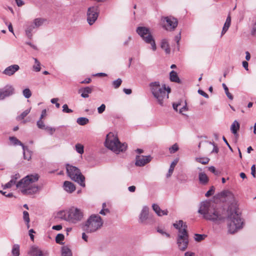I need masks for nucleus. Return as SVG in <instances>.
I'll return each instance as SVG.
<instances>
[{"instance_id":"1","label":"nucleus","mask_w":256,"mask_h":256,"mask_svg":"<svg viewBox=\"0 0 256 256\" xmlns=\"http://www.w3.org/2000/svg\"><path fill=\"white\" fill-rule=\"evenodd\" d=\"M198 212L204 218L216 222L222 221L226 218L225 210L217 208L216 204L210 201L201 202Z\"/></svg>"},{"instance_id":"2","label":"nucleus","mask_w":256,"mask_h":256,"mask_svg":"<svg viewBox=\"0 0 256 256\" xmlns=\"http://www.w3.org/2000/svg\"><path fill=\"white\" fill-rule=\"evenodd\" d=\"M38 178V174L28 175L20 180L16 186L24 194H34L39 190V187L36 184Z\"/></svg>"},{"instance_id":"3","label":"nucleus","mask_w":256,"mask_h":256,"mask_svg":"<svg viewBox=\"0 0 256 256\" xmlns=\"http://www.w3.org/2000/svg\"><path fill=\"white\" fill-rule=\"evenodd\" d=\"M173 226L178 230L176 240L178 248L180 251L184 252L187 249L189 244L188 226L182 220L177 221L173 224Z\"/></svg>"},{"instance_id":"4","label":"nucleus","mask_w":256,"mask_h":256,"mask_svg":"<svg viewBox=\"0 0 256 256\" xmlns=\"http://www.w3.org/2000/svg\"><path fill=\"white\" fill-rule=\"evenodd\" d=\"M150 86L152 95L158 104L163 106L164 100L168 98V94L171 91L170 88L169 86L166 87L164 84L161 86L159 82H150Z\"/></svg>"},{"instance_id":"5","label":"nucleus","mask_w":256,"mask_h":256,"mask_svg":"<svg viewBox=\"0 0 256 256\" xmlns=\"http://www.w3.org/2000/svg\"><path fill=\"white\" fill-rule=\"evenodd\" d=\"M59 214L62 219L72 224L79 222L82 220L84 216V214L82 210L74 207L60 212Z\"/></svg>"},{"instance_id":"6","label":"nucleus","mask_w":256,"mask_h":256,"mask_svg":"<svg viewBox=\"0 0 256 256\" xmlns=\"http://www.w3.org/2000/svg\"><path fill=\"white\" fill-rule=\"evenodd\" d=\"M105 145L107 148L117 154L125 151L127 148V144L126 143L122 144L117 136L112 132L107 134Z\"/></svg>"},{"instance_id":"7","label":"nucleus","mask_w":256,"mask_h":256,"mask_svg":"<svg viewBox=\"0 0 256 256\" xmlns=\"http://www.w3.org/2000/svg\"><path fill=\"white\" fill-rule=\"evenodd\" d=\"M244 222L241 216L236 211L228 212V227L230 234H234L242 228Z\"/></svg>"},{"instance_id":"8","label":"nucleus","mask_w":256,"mask_h":256,"mask_svg":"<svg viewBox=\"0 0 256 256\" xmlns=\"http://www.w3.org/2000/svg\"><path fill=\"white\" fill-rule=\"evenodd\" d=\"M103 221L98 214H92L82 224V228L87 233L97 231L102 226Z\"/></svg>"},{"instance_id":"9","label":"nucleus","mask_w":256,"mask_h":256,"mask_svg":"<svg viewBox=\"0 0 256 256\" xmlns=\"http://www.w3.org/2000/svg\"><path fill=\"white\" fill-rule=\"evenodd\" d=\"M66 168L68 175L72 180L76 182L82 187H85V178L78 168L68 164Z\"/></svg>"},{"instance_id":"10","label":"nucleus","mask_w":256,"mask_h":256,"mask_svg":"<svg viewBox=\"0 0 256 256\" xmlns=\"http://www.w3.org/2000/svg\"><path fill=\"white\" fill-rule=\"evenodd\" d=\"M136 32L146 43L150 44L152 50H156V46L155 41L148 28L144 26H138L137 28Z\"/></svg>"},{"instance_id":"11","label":"nucleus","mask_w":256,"mask_h":256,"mask_svg":"<svg viewBox=\"0 0 256 256\" xmlns=\"http://www.w3.org/2000/svg\"><path fill=\"white\" fill-rule=\"evenodd\" d=\"M138 222L144 225H151L154 224V220L149 214V208L144 206L138 216Z\"/></svg>"},{"instance_id":"12","label":"nucleus","mask_w":256,"mask_h":256,"mask_svg":"<svg viewBox=\"0 0 256 256\" xmlns=\"http://www.w3.org/2000/svg\"><path fill=\"white\" fill-rule=\"evenodd\" d=\"M98 12L97 7L92 6L88 8L87 12V20L90 25L94 23L98 18Z\"/></svg>"},{"instance_id":"13","label":"nucleus","mask_w":256,"mask_h":256,"mask_svg":"<svg viewBox=\"0 0 256 256\" xmlns=\"http://www.w3.org/2000/svg\"><path fill=\"white\" fill-rule=\"evenodd\" d=\"M14 89L11 85H6L0 89V100L4 99L14 94Z\"/></svg>"},{"instance_id":"14","label":"nucleus","mask_w":256,"mask_h":256,"mask_svg":"<svg viewBox=\"0 0 256 256\" xmlns=\"http://www.w3.org/2000/svg\"><path fill=\"white\" fill-rule=\"evenodd\" d=\"M164 22L166 21V24H165L166 28L167 30H172L178 26V20L176 18L172 16H166L162 18Z\"/></svg>"},{"instance_id":"15","label":"nucleus","mask_w":256,"mask_h":256,"mask_svg":"<svg viewBox=\"0 0 256 256\" xmlns=\"http://www.w3.org/2000/svg\"><path fill=\"white\" fill-rule=\"evenodd\" d=\"M28 254L31 256H48L49 254L47 250H42L38 246H32L30 247Z\"/></svg>"},{"instance_id":"16","label":"nucleus","mask_w":256,"mask_h":256,"mask_svg":"<svg viewBox=\"0 0 256 256\" xmlns=\"http://www.w3.org/2000/svg\"><path fill=\"white\" fill-rule=\"evenodd\" d=\"M152 160L150 156H136V157L135 164L138 166H143L150 162Z\"/></svg>"},{"instance_id":"17","label":"nucleus","mask_w":256,"mask_h":256,"mask_svg":"<svg viewBox=\"0 0 256 256\" xmlns=\"http://www.w3.org/2000/svg\"><path fill=\"white\" fill-rule=\"evenodd\" d=\"M20 70V66L18 64H12L6 67L2 72V74L8 76L14 75L17 71Z\"/></svg>"},{"instance_id":"18","label":"nucleus","mask_w":256,"mask_h":256,"mask_svg":"<svg viewBox=\"0 0 256 256\" xmlns=\"http://www.w3.org/2000/svg\"><path fill=\"white\" fill-rule=\"evenodd\" d=\"M36 28V26H34V24L32 22L28 23L26 26L25 29V33L26 36L32 39V32L34 29Z\"/></svg>"},{"instance_id":"19","label":"nucleus","mask_w":256,"mask_h":256,"mask_svg":"<svg viewBox=\"0 0 256 256\" xmlns=\"http://www.w3.org/2000/svg\"><path fill=\"white\" fill-rule=\"evenodd\" d=\"M64 190L69 193H72L76 190V186L74 184L69 181H65L64 184Z\"/></svg>"},{"instance_id":"20","label":"nucleus","mask_w":256,"mask_h":256,"mask_svg":"<svg viewBox=\"0 0 256 256\" xmlns=\"http://www.w3.org/2000/svg\"><path fill=\"white\" fill-rule=\"evenodd\" d=\"M153 210L158 216H162L164 215H168V211L167 210H162L160 206L157 204H153L152 206Z\"/></svg>"},{"instance_id":"21","label":"nucleus","mask_w":256,"mask_h":256,"mask_svg":"<svg viewBox=\"0 0 256 256\" xmlns=\"http://www.w3.org/2000/svg\"><path fill=\"white\" fill-rule=\"evenodd\" d=\"M198 180L200 184L206 185L209 181V178L205 173L201 172L198 174Z\"/></svg>"},{"instance_id":"22","label":"nucleus","mask_w":256,"mask_h":256,"mask_svg":"<svg viewBox=\"0 0 256 256\" xmlns=\"http://www.w3.org/2000/svg\"><path fill=\"white\" fill-rule=\"evenodd\" d=\"M231 24V17L230 14L228 15L226 22L222 28V30L221 33V36H222L228 30Z\"/></svg>"},{"instance_id":"23","label":"nucleus","mask_w":256,"mask_h":256,"mask_svg":"<svg viewBox=\"0 0 256 256\" xmlns=\"http://www.w3.org/2000/svg\"><path fill=\"white\" fill-rule=\"evenodd\" d=\"M92 91V88L91 87H86L83 88H81L79 90V92H82L81 96L84 98H87L88 97V94H91Z\"/></svg>"},{"instance_id":"24","label":"nucleus","mask_w":256,"mask_h":256,"mask_svg":"<svg viewBox=\"0 0 256 256\" xmlns=\"http://www.w3.org/2000/svg\"><path fill=\"white\" fill-rule=\"evenodd\" d=\"M160 46L163 50H164L166 54H170V48L169 44L167 40L164 39L162 40Z\"/></svg>"},{"instance_id":"25","label":"nucleus","mask_w":256,"mask_h":256,"mask_svg":"<svg viewBox=\"0 0 256 256\" xmlns=\"http://www.w3.org/2000/svg\"><path fill=\"white\" fill-rule=\"evenodd\" d=\"M240 128V125L238 122L237 120H234L230 126V130L234 134H236Z\"/></svg>"},{"instance_id":"26","label":"nucleus","mask_w":256,"mask_h":256,"mask_svg":"<svg viewBox=\"0 0 256 256\" xmlns=\"http://www.w3.org/2000/svg\"><path fill=\"white\" fill-rule=\"evenodd\" d=\"M170 78L171 82L180 83V80L178 76V74L174 70L170 72Z\"/></svg>"},{"instance_id":"27","label":"nucleus","mask_w":256,"mask_h":256,"mask_svg":"<svg viewBox=\"0 0 256 256\" xmlns=\"http://www.w3.org/2000/svg\"><path fill=\"white\" fill-rule=\"evenodd\" d=\"M22 150L24 158L29 160L31 158V152L26 146H23Z\"/></svg>"},{"instance_id":"28","label":"nucleus","mask_w":256,"mask_h":256,"mask_svg":"<svg viewBox=\"0 0 256 256\" xmlns=\"http://www.w3.org/2000/svg\"><path fill=\"white\" fill-rule=\"evenodd\" d=\"M20 246L18 244H14L13 245L12 250V254L13 256H20Z\"/></svg>"},{"instance_id":"29","label":"nucleus","mask_w":256,"mask_h":256,"mask_svg":"<svg viewBox=\"0 0 256 256\" xmlns=\"http://www.w3.org/2000/svg\"><path fill=\"white\" fill-rule=\"evenodd\" d=\"M9 140L14 146L20 145L22 146V148H23V146H24V144L20 140H19L16 138L14 136H10L9 138Z\"/></svg>"},{"instance_id":"30","label":"nucleus","mask_w":256,"mask_h":256,"mask_svg":"<svg viewBox=\"0 0 256 256\" xmlns=\"http://www.w3.org/2000/svg\"><path fill=\"white\" fill-rule=\"evenodd\" d=\"M62 256H72L70 250L66 246L62 248Z\"/></svg>"},{"instance_id":"31","label":"nucleus","mask_w":256,"mask_h":256,"mask_svg":"<svg viewBox=\"0 0 256 256\" xmlns=\"http://www.w3.org/2000/svg\"><path fill=\"white\" fill-rule=\"evenodd\" d=\"M46 20L44 18H36L34 20L32 23L34 24V26H36V28H38L39 26L42 25V24Z\"/></svg>"},{"instance_id":"32","label":"nucleus","mask_w":256,"mask_h":256,"mask_svg":"<svg viewBox=\"0 0 256 256\" xmlns=\"http://www.w3.org/2000/svg\"><path fill=\"white\" fill-rule=\"evenodd\" d=\"M178 162V160H175L171 163L170 168L168 170V172L166 175L167 177H169L172 175V172H174V168L176 166V165Z\"/></svg>"},{"instance_id":"33","label":"nucleus","mask_w":256,"mask_h":256,"mask_svg":"<svg viewBox=\"0 0 256 256\" xmlns=\"http://www.w3.org/2000/svg\"><path fill=\"white\" fill-rule=\"evenodd\" d=\"M89 122L88 118L84 117H80L77 119V123L80 126H84L86 124Z\"/></svg>"},{"instance_id":"34","label":"nucleus","mask_w":256,"mask_h":256,"mask_svg":"<svg viewBox=\"0 0 256 256\" xmlns=\"http://www.w3.org/2000/svg\"><path fill=\"white\" fill-rule=\"evenodd\" d=\"M30 108L27 109L23 112L20 116H18L16 120H20L24 119V118L30 112Z\"/></svg>"},{"instance_id":"35","label":"nucleus","mask_w":256,"mask_h":256,"mask_svg":"<svg viewBox=\"0 0 256 256\" xmlns=\"http://www.w3.org/2000/svg\"><path fill=\"white\" fill-rule=\"evenodd\" d=\"M196 160L203 164H206L208 163L210 158H196Z\"/></svg>"},{"instance_id":"36","label":"nucleus","mask_w":256,"mask_h":256,"mask_svg":"<svg viewBox=\"0 0 256 256\" xmlns=\"http://www.w3.org/2000/svg\"><path fill=\"white\" fill-rule=\"evenodd\" d=\"M35 64L33 66V68L36 72H40V63L36 58H33Z\"/></svg>"},{"instance_id":"37","label":"nucleus","mask_w":256,"mask_h":256,"mask_svg":"<svg viewBox=\"0 0 256 256\" xmlns=\"http://www.w3.org/2000/svg\"><path fill=\"white\" fill-rule=\"evenodd\" d=\"M222 87L224 90L225 93H226V96H228V98L231 100H233V96L229 92L228 88L227 87V86H226V84H222Z\"/></svg>"},{"instance_id":"38","label":"nucleus","mask_w":256,"mask_h":256,"mask_svg":"<svg viewBox=\"0 0 256 256\" xmlns=\"http://www.w3.org/2000/svg\"><path fill=\"white\" fill-rule=\"evenodd\" d=\"M23 218H24V220L26 222V223L28 228H29V227H30V225H29L30 218H29V214L28 212L24 211L23 212Z\"/></svg>"},{"instance_id":"39","label":"nucleus","mask_w":256,"mask_h":256,"mask_svg":"<svg viewBox=\"0 0 256 256\" xmlns=\"http://www.w3.org/2000/svg\"><path fill=\"white\" fill-rule=\"evenodd\" d=\"M76 150L80 154H82L84 152V146L80 144H77L75 146Z\"/></svg>"},{"instance_id":"40","label":"nucleus","mask_w":256,"mask_h":256,"mask_svg":"<svg viewBox=\"0 0 256 256\" xmlns=\"http://www.w3.org/2000/svg\"><path fill=\"white\" fill-rule=\"evenodd\" d=\"M64 238V235L62 234H58L56 237V242L58 244H62Z\"/></svg>"},{"instance_id":"41","label":"nucleus","mask_w":256,"mask_h":256,"mask_svg":"<svg viewBox=\"0 0 256 256\" xmlns=\"http://www.w3.org/2000/svg\"><path fill=\"white\" fill-rule=\"evenodd\" d=\"M122 82V80L121 78H118L117 80L113 81L112 86L115 88H118L121 85Z\"/></svg>"},{"instance_id":"42","label":"nucleus","mask_w":256,"mask_h":256,"mask_svg":"<svg viewBox=\"0 0 256 256\" xmlns=\"http://www.w3.org/2000/svg\"><path fill=\"white\" fill-rule=\"evenodd\" d=\"M22 94L26 98H30L32 96V92L28 88H25L23 90Z\"/></svg>"},{"instance_id":"43","label":"nucleus","mask_w":256,"mask_h":256,"mask_svg":"<svg viewBox=\"0 0 256 256\" xmlns=\"http://www.w3.org/2000/svg\"><path fill=\"white\" fill-rule=\"evenodd\" d=\"M206 236L205 234H195L194 238L196 241L200 242L204 240Z\"/></svg>"},{"instance_id":"44","label":"nucleus","mask_w":256,"mask_h":256,"mask_svg":"<svg viewBox=\"0 0 256 256\" xmlns=\"http://www.w3.org/2000/svg\"><path fill=\"white\" fill-rule=\"evenodd\" d=\"M178 146L177 144H174L171 147L169 148V150L170 154H174L178 150Z\"/></svg>"},{"instance_id":"45","label":"nucleus","mask_w":256,"mask_h":256,"mask_svg":"<svg viewBox=\"0 0 256 256\" xmlns=\"http://www.w3.org/2000/svg\"><path fill=\"white\" fill-rule=\"evenodd\" d=\"M36 125L39 128L42 130H45L46 127V126H45L42 120H39L36 122Z\"/></svg>"},{"instance_id":"46","label":"nucleus","mask_w":256,"mask_h":256,"mask_svg":"<svg viewBox=\"0 0 256 256\" xmlns=\"http://www.w3.org/2000/svg\"><path fill=\"white\" fill-rule=\"evenodd\" d=\"M14 180H11L9 182L3 186L4 189L10 188L14 184Z\"/></svg>"},{"instance_id":"47","label":"nucleus","mask_w":256,"mask_h":256,"mask_svg":"<svg viewBox=\"0 0 256 256\" xmlns=\"http://www.w3.org/2000/svg\"><path fill=\"white\" fill-rule=\"evenodd\" d=\"M215 188L214 186H212L210 189L206 193L205 196L206 197H210V196L214 194V192Z\"/></svg>"},{"instance_id":"48","label":"nucleus","mask_w":256,"mask_h":256,"mask_svg":"<svg viewBox=\"0 0 256 256\" xmlns=\"http://www.w3.org/2000/svg\"><path fill=\"white\" fill-rule=\"evenodd\" d=\"M62 112L66 113H70L72 112V110L70 109L66 104H64L62 106Z\"/></svg>"},{"instance_id":"49","label":"nucleus","mask_w":256,"mask_h":256,"mask_svg":"<svg viewBox=\"0 0 256 256\" xmlns=\"http://www.w3.org/2000/svg\"><path fill=\"white\" fill-rule=\"evenodd\" d=\"M45 130L48 131L50 135H52L56 129L54 128L46 126Z\"/></svg>"},{"instance_id":"50","label":"nucleus","mask_w":256,"mask_h":256,"mask_svg":"<svg viewBox=\"0 0 256 256\" xmlns=\"http://www.w3.org/2000/svg\"><path fill=\"white\" fill-rule=\"evenodd\" d=\"M106 109V106L104 104H102L98 108V114H102Z\"/></svg>"},{"instance_id":"51","label":"nucleus","mask_w":256,"mask_h":256,"mask_svg":"<svg viewBox=\"0 0 256 256\" xmlns=\"http://www.w3.org/2000/svg\"><path fill=\"white\" fill-rule=\"evenodd\" d=\"M58 98H53L51 99L50 102L52 104H56V108H59L60 106V104L58 102Z\"/></svg>"},{"instance_id":"52","label":"nucleus","mask_w":256,"mask_h":256,"mask_svg":"<svg viewBox=\"0 0 256 256\" xmlns=\"http://www.w3.org/2000/svg\"><path fill=\"white\" fill-rule=\"evenodd\" d=\"M180 38H181V33H180V32L179 34L174 37V40L176 42L178 46H179V42L180 40Z\"/></svg>"},{"instance_id":"53","label":"nucleus","mask_w":256,"mask_h":256,"mask_svg":"<svg viewBox=\"0 0 256 256\" xmlns=\"http://www.w3.org/2000/svg\"><path fill=\"white\" fill-rule=\"evenodd\" d=\"M198 93L202 96H204V98H208V95L206 94L204 91H203L202 90H198Z\"/></svg>"},{"instance_id":"54","label":"nucleus","mask_w":256,"mask_h":256,"mask_svg":"<svg viewBox=\"0 0 256 256\" xmlns=\"http://www.w3.org/2000/svg\"><path fill=\"white\" fill-rule=\"evenodd\" d=\"M208 170L210 172L214 173V174H218V172L216 170V168L214 166H210L208 167Z\"/></svg>"},{"instance_id":"55","label":"nucleus","mask_w":256,"mask_h":256,"mask_svg":"<svg viewBox=\"0 0 256 256\" xmlns=\"http://www.w3.org/2000/svg\"><path fill=\"white\" fill-rule=\"evenodd\" d=\"M110 212V210L108 208H102L100 212V214L102 215H106L107 213Z\"/></svg>"},{"instance_id":"56","label":"nucleus","mask_w":256,"mask_h":256,"mask_svg":"<svg viewBox=\"0 0 256 256\" xmlns=\"http://www.w3.org/2000/svg\"><path fill=\"white\" fill-rule=\"evenodd\" d=\"M251 174L254 178L256 177V166L254 164H253L251 167Z\"/></svg>"},{"instance_id":"57","label":"nucleus","mask_w":256,"mask_h":256,"mask_svg":"<svg viewBox=\"0 0 256 256\" xmlns=\"http://www.w3.org/2000/svg\"><path fill=\"white\" fill-rule=\"evenodd\" d=\"M0 193H1L2 195L5 196L6 197L8 198H11L13 196L12 193H8V194H6V192H3L2 190H0Z\"/></svg>"},{"instance_id":"58","label":"nucleus","mask_w":256,"mask_h":256,"mask_svg":"<svg viewBox=\"0 0 256 256\" xmlns=\"http://www.w3.org/2000/svg\"><path fill=\"white\" fill-rule=\"evenodd\" d=\"M132 37L130 36H129L128 38L124 42L123 45L124 46H128L131 40Z\"/></svg>"},{"instance_id":"59","label":"nucleus","mask_w":256,"mask_h":256,"mask_svg":"<svg viewBox=\"0 0 256 256\" xmlns=\"http://www.w3.org/2000/svg\"><path fill=\"white\" fill-rule=\"evenodd\" d=\"M33 233H34V230L33 229H30L29 230V235H30L31 240L32 241H34V236L32 234Z\"/></svg>"},{"instance_id":"60","label":"nucleus","mask_w":256,"mask_h":256,"mask_svg":"<svg viewBox=\"0 0 256 256\" xmlns=\"http://www.w3.org/2000/svg\"><path fill=\"white\" fill-rule=\"evenodd\" d=\"M15 1L18 6H22L24 4V1L22 0H15Z\"/></svg>"},{"instance_id":"61","label":"nucleus","mask_w":256,"mask_h":256,"mask_svg":"<svg viewBox=\"0 0 256 256\" xmlns=\"http://www.w3.org/2000/svg\"><path fill=\"white\" fill-rule=\"evenodd\" d=\"M20 176L19 174H16L12 176L11 180H14V183L16 184V180L18 179V178H20Z\"/></svg>"},{"instance_id":"62","label":"nucleus","mask_w":256,"mask_h":256,"mask_svg":"<svg viewBox=\"0 0 256 256\" xmlns=\"http://www.w3.org/2000/svg\"><path fill=\"white\" fill-rule=\"evenodd\" d=\"M53 230H60L62 228V226L60 224L54 226L52 228Z\"/></svg>"},{"instance_id":"63","label":"nucleus","mask_w":256,"mask_h":256,"mask_svg":"<svg viewBox=\"0 0 256 256\" xmlns=\"http://www.w3.org/2000/svg\"><path fill=\"white\" fill-rule=\"evenodd\" d=\"M252 35H256V24L252 27L251 30Z\"/></svg>"},{"instance_id":"64","label":"nucleus","mask_w":256,"mask_h":256,"mask_svg":"<svg viewBox=\"0 0 256 256\" xmlns=\"http://www.w3.org/2000/svg\"><path fill=\"white\" fill-rule=\"evenodd\" d=\"M184 256H195V254L192 252H185Z\"/></svg>"}]
</instances>
